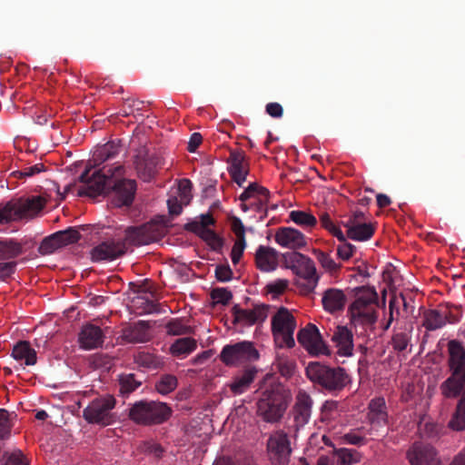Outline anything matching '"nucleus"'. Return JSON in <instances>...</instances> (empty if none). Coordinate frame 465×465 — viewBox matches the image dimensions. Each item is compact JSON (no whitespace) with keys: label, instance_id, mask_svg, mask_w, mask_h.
<instances>
[{"label":"nucleus","instance_id":"obj_1","mask_svg":"<svg viewBox=\"0 0 465 465\" xmlns=\"http://www.w3.org/2000/svg\"><path fill=\"white\" fill-rule=\"evenodd\" d=\"M91 168H86L79 176V181L84 183L78 189L79 196L95 197L114 191L115 193L114 203L117 206H129L133 203L136 192V182L132 179H120L124 174L122 164L104 165L90 175Z\"/></svg>","mask_w":465,"mask_h":465},{"label":"nucleus","instance_id":"obj_2","mask_svg":"<svg viewBox=\"0 0 465 465\" xmlns=\"http://www.w3.org/2000/svg\"><path fill=\"white\" fill-rule=\"evenodd\" d=\"M292 400V394L282 384L273 382L267 386L256 402V414L268 423L278 422Z\"/></svg>","mask_w":465,"mask_h":465},{"label":"nucleus","instance_id":"obj_3","mask_svg":"<svg viewBox=\"0 0 465 465\" xmlns=\"http://www.w3.org/2000/svg\"><path fill=\"white\" fill-rule=\"evenodd\" d=\"M449 367L450 376L440 385V391L446 398H457L465 394V347L457 341L448 342Z\"/></svg>","mask_w":465,"mask_h":465},{"label":"nucleus","instance_id":"obj_4","mask_svg":"<svg viewBox=\"0 0 465 465\" xmlns=\"http://www.w3.org/2000/svg\"><path fill=\"white\" fill-rule=\"evenodd\" d=\"M354 301L348 312L354 325L371 326L377 321L378 292L374 287L359 286L352 290Z\"/></svg>","mask_w":465,"mask_h":465},{"label":"nucleus","instance_id":"obj_5","mask_svg":"<svg viewBox=\"0 0 465 465\" xmlns=\"http://www.w3.org/2000/svg\"><path fill=\"white\" fill-rule=\"evenodd\" d=\"M172 412L171 407L164 402L142 400L131 405L128 417L137 425L152 426L167 421Z\"/></svg>","mask_w":465,"mask_h":465},{"label":"nucleus","instance_id":"obj_6","mask_svg":"<svg viewBox=\"0 0 465 465\" xmlns=\"http://www.w3.org/2000/svg\"><path fill=\"white\" fill-rule=\"evenodd\" d=\"M116 401L112 395L95 398L83 411V416L88 423L107 426L115 420L113 410Z\"/></svg>","mask_w":465,"mask_h":465},{"label":"nucleus","instance_id":"obj_7","mask_svg":"<svg viewBox=\"0 0 465 465\" xmlns=\"http://www.w3.org/2000/svg\"><path fill=\"white\" fill-rule=\"evenodd\" d=\"M296 321L288 309L281 307L272 319V331L275 342L280 348H292L295 345L293 333Z\"/></svg>","mask_w":465,"mask_h":465},{"label":"nucleus","instance_id":"obj_8","mask_svg":"<svg viewBox=\"0 0 465 465\" xmlns=\"http://www.w3.org/2000/svg\"><path fill=\"white\" fill-rule=\"evenodd\" d=\"M285 266L304 279L305 291L310 292L317 286L318 276L313 262L298 252H288L282 254Z\"/></svg>","mask_w":465,"mask_h":465},{"label":"nucleus","instance_id":"obj_9","mask_svg":"<svg viewBox=\"0 0 465 465\" xmlns=\"http://www.w3.org/2000/svg\"><path fill=\"white\" fill-rule=\"evenodd\" d=\"M166 230L163 225L157 223H148L141 226H129L124 231V237L120 238L125 241L128 245L142 246L153 242L160 241L165 234Z\"/></svg>","mask_w":465,"mask_h":465},{"label":"nucleus","instance_id":"obj_10","mask_svg":"<svg viewBox=\"0 0 465 465\" xmlns=\"http://www.w3.org/2000/svg\"><path fill=\"white\" fill-rule=\"evenodd\" d=\"M269 460L273 465H288L292 452L288 433L282 430L272 432L267 440Z\"/></svg>","mask_w":465,"mask_h":465},{"label":"nucleus","instance_id":"obj_11","mask_svg":"<svg viewBox=\"0 0 465 465\" xmlns=\"http://www.w3.org/2000/svg\"><path fill=\"white\" fill-rule=\"evenodd\" d=\"M259 352L251 341H243L223 348L220 358L227 366L243 361H254L259 359Z\"/></svg>","mask_w":465,"mask_h":465},{"label":"nucleus","instance_id":"obj_12","mask_svg":"<svg viewBox=\"0 0 465 465\" xmlns=\"http://www.w3.org/2000/svg\"><path fill=\"white\" fill-rule=\"evenodd\" d=\"M367 420L371 425L367 433L374 437L382 436L385 427L389 423L386 401L383 397H376L368 404Z\"/></svg>","mask_w":465,"mask_h":465},{"label":"nucleus","instance_id":"obj_13","mask_svg":"<svg viewBox=\"0 0 465 465\" xmlns=\"http://www.w3.org/2000/svg\"><path fill=\"white\" fill-rule=\"evenodd\" d=\"M10 203L12 205L13 221H17L36 215L44 209L45 201L41 196H32L10 201Z\"/></svg>","mask_w":465,"mask_h":465},{"label":"nucleus","instance_id":"obj_14","mask_svg":"<svg viewBox=\"0 0 465 465\" xmlns=\"http://www.w3.org/2000/svg\"><path fill=\"white\" fill-rule=\"evenodd\" d=\"M127 252L125 241L110 239L94 247L91 251L93 262L113 261Z\"/></svg>","mask_w":465,"mask_h":465},{"label":"nucleus","instance_id":"obj_15","mask_svg":"<svg viewBox=\"0 0 465 465\" xmlns=\"http://www.w3.org/2000/svg\"><path fill=\"white\" fill-rule=\"evenodd\" d=\"M269 306L257 304L252 310L242 309L238 304L232 308V323L251 326L263 322L268 315Z\"/></svg>","mask_w":465,"mask_h":465},{"label":"nucleus","instance_id":"obj_16","mask_svg":"<svg viewBox=\"0 0 465 465\" xmlns=\"http://www.w3.org/2000/svg\"><path fill=\"white\" fill-rule=\"evenodd\" d=\"M349 381V375L345 369L322 364V389L331 392L341 391Z\"/></svg>","mask_w":465,"mask_h":465},{"label":"nucleus","instance_id":"obj_17","mask_svg":"<svg viewBox=\"0 0 465 465\" xmlns=\"http://www.w3.org/2000/svg\"><path fill=\"white\" fill-rule=\"evenodd\" d=\"M407 459L411 465H440L436 450L422 442H415L407 451Z\"/></svg>","mask_w":465,"mask_h":465},{"label":"nucleus","instance_id":"obj_18","mask_svg":"<svg viewBox=\"0 0 465 465\" xmlns=\"http://www.w3.org/2000/svg\"><path fill=\"white\" fill-rule=\"evenodd\" d=\"M163 165L164 159L158 153H153L147 155L144 159L137 161L135 168L138 177L144 182H149Z\"/></svg>","mask_w":465,"mask_h":465},{"label":"nucleus","instance_id":"obj_19","mask_svg":"<svg viewBox=\"0 0 465 465\" xmlns=\"http://www.w3.org/2000/svg\"><path fill=\"white\" fill-rule=\"evenodd\" d=\"M274 238L279 245L289 249H299L306 244L304 235L300 231L292 227L279 228Z\"/></svg>","mask_w":465,"mask_h":465},{"label":"nucleus","instance_id":"obj_20","mask_svg":"<svg viewBox=\"0 0 465 465\" xmlns=\"http://www.w3.org/2000/svg\"><path fill=\"white\" fill-rule=\"evenodd\" d=\"M298 342L312 356L320 355V332L316 325L309 323L297 334Z\"/></svg>","mask_w":465,"mask_h":465},{"label":"nucleus","instance_id":"obj_21","mask_svg":"<svg viewBox=\"0 0 465 465\" xmlns=\"http://www.w3.org/2000/svg\"><path fill=\"white\" fill-rule=\"evenodd\" d=\"M104 339V334L102 329L91 323L83 326L78 337L80 346L84 350H93L102 346Z\"/></svg>","mask_w":465,"mask_h":465},{"label":"nucleus","instance_id":"obj_22","mask_svg":"<svg viewBox=\"0 0 465 465\" xmlns=\"http://www.w3.org/2000/svg\"><path fill=\"white\" fill-rule=\"evenodd\" d=\"M122 339L129 343H142L150 341V325L144 321H139L122 330Z\"/></svg>","mask_w":465,"mask_h":465},{"label":"nucleus","instance_id":"obj_23","mask_svg":"<svg viewBox=\"0 0 465 465\" xmlns=\"http://www.w3.org/2000/svg\"><path fill=\"white\" fill-rule=\"evenodd\" d=\"M347 302V297L342 290L329 288L322 294V305L323 309L334 314L342 312Z\"/></svg>","mask_w":465,"mask_h":465},{"label":"nucleus","instance_id":"obj_24","mask_svg":"<svg viewBox=\"0 0 465 465\" xmlns=\"http://www.w3.org/2000/svg\"><path fill=\"white\" fill-rule=\"evenodd\" d=\"M255 263L262 272H272L278 267V252L272 247L260 245L255 253Z\"/></svg>","mask_w":465,"mask_h":465},{"label":"nucleus","instance_id":"obj_25","mask_svg":"<svg viewBox=\"0 0 465 465\" xmlns=\"http://www.w3.org/2000/svg\"><path fill=\"white\" fill-rule=\"evenodd\" d=\"M337 353L342 357H350L353 351V335L345 326H339L332 336Z\"/></svg>","mask_w":465,"mask_h":465},{"label":"nucleus","instance_id":"obj_26","mask_svg":"<svg viewBox=\"0 0 465 465\" xmlns=\"http://www.w3.org/2000/svg\"><path fill=\"white\" fill-rule=\"evenodd\" d=\"M347 236L353 241L365 242L370 240L375 232V225L371 223L346 222Z\"/></svg>","mask_w":465,"mask_h":465},{"label":"nucleus","instance_id":"obj_27","mask_svg":"<svg viewBox=\"0 0 465 465\" xmlns=\"http://www.w3.org/2000/svg\"><path fill=\"white\" fill-rule=\"evenodd\" d=\"M311 408L312 400L310 396L303 391H300L293 407V417L296 426H302L308 422L311 416Z\"/></svg>","mask_w":465,"mask_h":465},{"label":"nucleus","instance_id":"obj_28","mask_svg":"<svg viewBox=\"0 0 465 465\" xmlns=\"http://www.w3.org/2000/svg\"><path fill=\"white\" fill-rule=\"evenodd\" d=\"M12 357L17 361H23L27 366H33L37 361L36 351L27 341H20L13 347Z\"/></svg>","mask_w":465,"mask_h":465},{"label":"nucleus","instance_id":"obj_29","mask_svg":"<svg viewBox=\"0 0 465 465\" xmlns=\"http://www.w3.org/2000/svg\"><path fill=\"white\" fill-rule=\"evenodd\" d=\"M257 370L254 367L245 369L241 374L235 376L229 384L230 390L234 395H240L245 392L253 382Z\"/></svg>","mask_w":465,"mask_h":465},{"label":"nucleus","instance_id":"obj_30","mask_svg":"<svg viewBox=\"0 0 465 465\" xmlns=\"http://www.w3.org/2000/svg\"><path fill=\"white\" fill-rule=\"evenodd\" d=\"M272 365L281 376L285 379L292 377L297 369L295 359L285 352H277Z\"/></svg>","mask_w":465,"mask_h":465},{"label":"nucleus","instance_id":"obj_31","mask_svg":"<svg viewBox=\"0 0 465 465\" xmlns=\"http://www.w3.org/2000/svg\"><path fill=\"white\" fill-rule=\"evenodd\" d=\"M423 327L427 331H432L446 325V316L443 309L427 310L423 314Z\"/></svg>","mask_w":465,"mask_h":465},{"label":"nucleus","instance_id":"obj_32","mask_svg":"<svg viewBox=\"0 0 465 465\" xmlns=\"http://www.w3.org/2000/svg\"><path fill=\"white\" fill-rule=\"evenodd\" d=\"M197 347L196 341L191 337L179 338L170 346L172 355L178 358H184Z\"/></svg>","mask_w":465,"mask_h":465},{"label":"nucleus","instance_id":"obj_33","mask_svg":"<svg viewBox=\"0 0 465 465\" xmlns=\"http://www.w3.org/2000/svg\"><path fill=\"white\" fill-rule=\"evenodd\" d=\"M134 362L142 368L149 370H157L162 367L163 361L161 357L149 351H138L134 355Z\"/></svg>","mask_w":465,"mask_h":465},{"label":"nucleus","instance_id":"obj_34","mask_svg":"<svg viewBox=\"0 0 465 465\" xmlns=\"http://www.w3.org/2000/svg\"><path fill=\"white\" fill-rule=\"evenodd\" d=\"M119 146L114 142L104 144L94 153V165H99L104 162L114 158L119 153Z\"/></svg>","mask_w":465,"mask_h":465},{"label":"nucleus","instance_id":"obj_35","mask_svg":"<svg viewBox=\"0 0 465 465\" xmlns=\"http://www.w3.org/2000/svg\"><path fill=\"white\" fill-rule=\"evenodd\" d=\"M22 245L14 240H0V260H9L19 256Z\"/></svg>","mask_w":465,"mask_h":465},{"label":"nucleus","instance_id":"obj_36","mask_svg":"<svg viewBox=\"0 0 465 465\" xmlns=\"http://www.w3.org/2000/svg\"><path fill=\"white\" fill-rule=\"evenodd\" d=\"M449 427L457 431L465 430V397L459 401L456 411L449 421Z\"/></svg>","mask_w":465,"mask_h":465},{"label":"nucleus","instance_id":"obj_37","mask_svg":"<svg viewBox=\"0 0 465 465\" xmlns=\"http://www.w3.org/2000/svg\"><path fill=\"white\" fill-rule=\"evenodd\" d=\"M141 385L140 381L135 380L133 373L123 374L119 377V392L123 396H127L134 391Z\"/></svg>","mask_w":465,"mask_h":465},{"label":"nucleus","instance_id":"obj_38","mask_svg":"<svg viewBox=\"0 0 465 465\" xmlns=\"http://www.w3.org/2000/svg\"><path fill=\"white\" fill-rule=\"evenodd\" d=\"M215 220L210 213L202 214L199 221H193L187 225V229L196 235L202 233V231H209L210 225H214Z\"/></svg>","mask_w":465,"mask_h":465},{"label":"nucleus","instance_id":"obj_39","mask_svg":"<svg viewBox=\"0 0 465 465\" xmlns=\"http://www.w3.org/2000/svg\"><path fill=\"white\" fill-rule=\"evenodd\" d=\"M178 384L177 378L172 374H164L155 384L156 391L162 395L173 391Z\"/></svg>","mask_w":465,"mask_h":465},{"label":"nucleus","instance_id":"obj_40","mask_svg":"<svg viewBox=\"0 0 465 465\" xmlns=\"http://www.w3.org/2000/svg\"><path fill=\"white\" fill-rule=\"evenodd\" d=\"M252 185L255 186V192H254V203L253 204L256 206V210L258 212L264 211V213L266 214L267 209L266 204L268 203L269 197H270V192L267 188L262 187L255 183H252Z\"/></svg>","mask_w":465,"mask_h":465},{"label":"nucleus","instance_id":"obj_41","mask_svg":"<svg viewBox=\"0 0 465 465\" xmlns=\"http://www.w3.org/2000/svg\"><path fill=\"white\" fill-rule=\"evenodd\" d=\"M197 235L203 240L213 251L217 252L222 251L223 240L213 230L202 231V233Z\"/></svg>","mask_w":465,"mask_h":465},{"label":"nucleus","instance_id":"obj_42","mask_svg":"<svg viewBox=\"0 0 465 465\" xmlns=\"http://www.w3.org/2000/svg\"><path fill=\"white\" fill-rule=\"evenodd\" d=\"M61 247L62 245L59 242V236L56 232L52 235L45 237L41 242L38 251L41 254L47 255L53 253Z\"/></svg>","mask_w":465,"mask_h":465},{"label":"nucleus","instance_id":"obj_43","mask_svg":"<svg viewBox=\"0 0 465 465\" xmlns=\"http://www.w3.org/2000/svg\"><path fill=\"white\" fill-rule=\"evenodd\" d=\"M134 302L138 309H141L140 313H158L160 312V304L145 296L138 295Z\"/></svg>","mask_w":465,"mask_h":465},{"label":"nucleus","instance_id":"obj_44","mask_svg":"<svg viewBox=\"0 0 465 465\" xmlns=\"http://www.w3.org/2000/svg\"><path fill=\"white\" fill-rule=\"evenodd\" d=\"M336 456L340 465H352L360 461V453L355 450L340 449L336 450Z\"/></svg>","mask_w":465,"mask_h":465},{"label":"nucleus","instance_id":"obj_45","mask_svg":"<svg viewBox=\"0 0 465 465\" xmlns=\"http://www.w3.org/2000/svg\"><path fill=\"white\" fill-rule=\"evenodd\" d=\"M3 465H28L27 459L20 450L5 451L1 458Z\"/></svg>","mask_w":465,"mask_h":465},{"label":"nucleus","instance_id":"obj_46","mask_svg":"<svg viewBox=\"0 0 465 465\" xmlns=\"http://www.w3.org/2000/svg\"><path fill=\"white\" fill-rule=\"evenodd\" d=\"M166 332L169 335H183L192 332V328L183 323L181 319H173L165 325Z\"/></svg>","mask_w":465,"mask_h":465},{"label":"nucleus","instance_id":"obj_47","mask_svg":"<svg viewBox=\"0 0 465 465\" xmlns=\"http://www.w3.org/2000/svg\"><path fill=\"white\" fill-rule=\"evenodd\" d=\"M411 340V331H399L392 335L391 337V345L393 349L401 352L405 351L410 344Z\"/></svg>","mask_w":465,"mask_h":465},{"label":"nucleus","instance_id":"obj_48","mask_svg":"<svg viewBox=\"0 0 465 465\" xmlns=\"http://www.w3.org/2000/svg\"><path fill=\"white\" fill-rule=\"evenodd\" d=\"M289 216L293 223L299 225L315 226L317 224L316 217L303 211H292Z\"/></svg>","mask_w":465,"mask_h":465},{"label":"nucleus","instance_id":"obj_49","mask_svg":"<svg viewBox=\"0 0 465 465\" xmlns=\"http://www.w3.org/2000/svg\"><path fill=\"white\" fill-rule=\"evenodd\" d=\"M341 267L340 263L335 262L328 254L322 252V269L329 273L331 279L339 278Z\"/></svg>","mask_w":465,"mask_h":465},{"label":"nucleus","instance_id":"obj_50","mask_svg":"<svg viewBox=\"0 0 465 465\" xmlns=\"http://www.w3.org/2000/svg\"><path fill=\"white\" fill-rule=\"evenodd\" d=\"M145 106L143 101L136 100L134 98L124 99L123 105L121 108V115L126 117L133 114L134 112H140Z\"/></svg>","mask_w":465,"mask_h":465},{"label":"nucleus","instance_id":"obj_51","mask_svg":"<svg viewBox=\"0 0 465 465\" xmlns=\"http://www.w3.org/2000/svg\"><path fill=\"white\" fill-rule=\"evenodd\" d=\"M12 414L5 409L0 408V440L7 439L13 427Z\"/></svg>","mask_w":465,"mask_h":465},{"label":"nucleus","instance_id":"obj_52","mask_svg":"<svg viewBox=\"0 0 465 465\" xmlns=\"http://www.w3.org/2000/svg\"><path fill=\"white\" fill-rule=\"evenodd\" d=\"M57 234L59 236V242L62 247L68 244L75 243L81 238L79 231L74 227H69L66 230L59 231L57 232Z\"/></svg>","mask_w":465,"mask_h":465},{"label":"nucleus","instance_id":"obj_53","mask_svg":"<svg viewBox=\"0 0 465 465\" xmlns=\"http://www.w3.org/2000/svg\"><path fill=\"white\" fill-rule=\"evenodd\" d=\"M322 228L326 229L331 234L335 236L340 242L345 241V236L341 230L333 223L328 213H322Z\"/></svg>","mask_w":465,"mask_h":465},{"label":"nucleus","instance_id":"obj_54","mask_svg":"<svg viewBox=\"0 0 465 465\" xmlns=\"http://www.w3.org/2000/svg\"><path fill=\"white\" fill-rule=\"evenodd\" d=\"M362 430L363 428H358L344 434L343 439L345 442L356 446L365 445L367 443V440L365 436L361 433Z\"/></svg>","mask_w":465,"mask_h":465},{"label":"nucleus","instance_id":"obj_55","mask_svg":"<svg viewBox=\"0 0 465 465\" xmlns=\"http://www.w3.org/2000/svg\"><path fill=\"white\" fill-rule=\"evenodd\" d=\"M45 171L44 163H39L35 165L25 166L21 170L14 172V175L19 179L35 176L42 172Z\"/></svg>","mask_w":465,"mask_h":465},{"label":"nucleus","instance_id":"obj_56","mask_svg":"<svg viewBox=\"0 0 465 465\" xmlns=\"http://www.w3.org/2000/svg\"><path fill=\"white\" fill-rule=\"evenodd\" d=\"M211 297L215 303L226 305L232 298V293L226 288H214L211 292Z\"/></svg>","mask_w":465,"mask_h":465},{"label":"nucleus","instance_id":"obj_57","mask_svg":"<svg viewBox=\"0 0 465 465\" xmlns=\"http://www.w3.org/2000/svg\"><path fill=\"white\" fill-rule=\"evenodd\" d=\"M192 182L189 179H182L178 184V191L181 198V202L184 204H188L191 198Z\"/></svg>","mask_w":465,"mask_h":465},{"label":"nucleus","instance_id":"obj_58","mask_svg":"<svg viewBox=\"0 0 465 465\" xmlns=\"http://www.w3.org/2000/svg\"><path fill=\"white\" fill-rule=\"evenodd\" d=\"M245 246V239H236L231 252V258L233 264H237L240 262Z\"/></svg>","mask_w":465,"mask_h":465},{"label":"nucleus","instance_id":"obj_59","mask_svg":"<svg viewBox=\"0 0 465 465\" xmlns=\"http://www.w3.org/2000/svg\"><path fill=\"white\" fill-rule=\"evenodd\" d=\"M306 375L315 386L320 385V363L318 361L310 362L306 367Z\"/></svg>","mask_w":465,"mask_h":465},{"label":"nucleus","instance_id":"obj_60","mask_svg":"<svg viewBox=\"0 0 465 465\" xmlns=\"http://www.w3.org/2000/svg\"><path fill=\"white\" fill-rule=\"evenodd\" d=\"M356 251V247L347 242L346 240L344 242H341V244L338 246L337 253L339 257L342 260H349Z\"/></svg>","mask_w":465,"mask_h":465},{"label":"nucleus","instance_id":"obj_61","mask_svg":"<svg viewBox=\"0 0 465 465\" xmlns=\"http://www.w3.org/2000/svg\"><path fill=\"white\" fill-rule=\"evenodd\" d=\"M16 262H0V282L12 276L16 269Z\"/></svg>","mask_w":465,"mask_h":465},{"label":"nucleus","instance_id":"obj_62","mask_svg":"<svg viewBox=\"0 0 465 465\" xmlns=\"http://www.w3.org/2000/svg\"><path fill=\"white\" fill-rule=\"evenodd\" d=\"M215 276L219 282H228L232 278V271L228 264L216 266Z\"/></svg>","mask_w":465,"mask_h":465},{"label":"nucleus","instance_id":"obj_63","mask_svg":"<svg viewBox=\"0 0 465 465\" xmlns=\"http://www.w3.org/2000/svg\"><path fill=\"white\" fill-rule=\"evenodd\" d=\"M288 287L287 280H277L267 285L268 292L274 294H282Z\"/></svg>","mask_w":465,"mask_h":465},{"label":"nucleus","instance_id":"obj_64","mask_svg":"<svg viewBox=\"0 0 465 465\" xmlns=\"http://www.w3.org/2000/svg\"><path fill=\"white\" fill-rule=\"evenodd\" d=\"M13 221L12 205L10 202L0 207V223H7Z\"/></svg>","mask_w":465,"mask_h":465}]
</instances>
